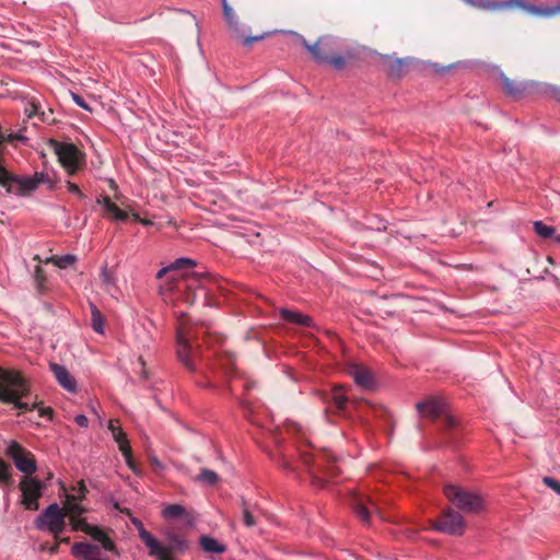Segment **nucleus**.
Masks as SVG:
<instances>
[{
	"mask_svg": "<svg viewBox=\"0 0 560 560\" xmlns=\"http://www.w3.org/2000/svg\"><path fill=\"white\" fill-rule=\"evenodd\" d=\"M467 5L490 12L508 11L513 9H521L527 13L538 18H553L560 15V2L556 5H535L529 4L524 0H463Z\"/></svg>",
	"mask_w": 560,
	"mask_h": 560,
	"instance_id": "1",
	"label": "nucleus"
},
{
	"mask_svg": "<svg viewBox=\"0 0 560 560\" xmlns=\"http://www.w3.org/2000/svg\"><path fill=\"white\" fill-rule=\"evenodd\" d=\"M301 44L311 54L315 62L331 66L336 70L343 69L348 60L353 56L351 51L336 54L332 37H316L313 42L302 37Z\"/></svg>",
	"mask_w": 560,
	"mask_h": 560,
	"instance_id": "2",
	"label": "nucleus"
},
{
	"mask_svg": "<svg viewBox=\"0 0 560 560\" xmlns=\"http://www.w3.org/2000/svg\"><path fill=\"white\" fill-rule=\"evenodd\" d=\"M28 393V385L19 372L0 370V401L13 404L21 411L32 410L36 404L21 401Z\"/></svg>",
	"mask_w": 560,
	"mask_h": 560,
	"instance_id": "3",
	"label": "nucleus"
},
{
	"mask_svg": "<svg viewBox=\"0 0 560 560\" xmlns=\"http://www.w3.org/2000/svg\"><path fill=\"white\" fill-rule=\"evenodd\" d=\"M444 493L454 505L466 513H476L485 508V500L479 493L453 485L446 486Z\"/></svg>",
	"mask_w": 560,
	"mask_h": 560,
	"instance_id": "4",
	"label": "nucleus"
},
{
	"mask_svg": "<svg viewBox=\"0 0 560 560\" xmlns=\"http://www.w3.org/2000/svg\"><path fill=\"white\" fill-rule=\"evenodd\" d=\"M69 520L73 530H81L85 533L86 535L91 536L95 541L100 542L104 550L109 551L117 557L120 556V552L117 549L116 544L103 529H101L97 526L90 525L81 516H69Z\"/></svg>",
	"mask_w": 560,
	"mask_h": 560,
	"instance_id": "5",
	"label": "nucleus"
},
{
	"mask_svg": "<svg viewBox=\"0 0 560 560\" xmlns=\"http://www.w3.org/2000/svg\"><path fill=\"white\" fill-rule=\"evenodd\" d=\"M65 516L63 510L57 503H52L38 515L36 526L58 536L65 529Z\"/></svg>",
	"mask_w": 560,
	"mask_h": 560,
	"instance_id": "6",
	"label": "nucleus"
},
{
	"mask_svg": "<svg viewBox=\"0 0 560 560\" xmlns=\"http://www.w3.org/2000/svg\"><path fill=\"white\" fill-rule=\"evenodd\" d=\"M130 522L137 528L139 537L149 549L151 557H154L156 560H174V558L170 556L168 548L164 547V545L153 537V535L144 528L143 523L139 518L131 517Z\"/></svg>",
	"mask_w": 560,
	"mask_h": 560,
	"instance_id": "7",
	"label": "nucleus"
},
{
	"mask_svg": "<svg viewBox=\"0 0 560 560\" xmlns=\"http://www.w3.org/2000/svg\"><path fill=\"white\" fill-rule=\"evenodd\" d=\"M5 454L13 460L18 470L23 474L32 475L37 466L34 456L15 441H11L7 447Z\"/></svg>",
	"mask_w": 560,
	"mask_h": 560,
	"instance_id": "8",
	"label": "nucleus"
},
{
	"mask_svg": "<svg viewBox=\"0 0 560 560\" xmlns=\"http://www.w3.org/2000/svg\"><path fill=\"white\" fill-rule=\"evenodd\" d=\"M44 485L35 478H24L20 482L22 492L21 503L27 510L36 511L38 509V499L42 497Z\"/></svg>",
	"mask_w": 560,
	"mask_h": 560,
	"instance_id": "9",
	"label": "nucleus"
},
{
	"mask_svg": "<svg viewBox=\"0 0 560 560\" xmlns=\"http://www.w3.org/2000/svg\"><path fill=\"white\" fill-rule=\"evenodd\" d=\"M55 152L59 162L69 175L75 174L79 167L80 152L72 143L54 142Z\"/></svg>",
	"mask_w": 560,
	"mask_h": 560,
	"instance_id": "10",
	"label": "nucleus"
},
{
	"mask_svg": "<svg viewBox=\"0 0 560 560\" xmlns=\"http://www.w3.org/2000/svg\"><path fill=\"white\" fill-rule=\"evenodd\" d=\"M433 528L448 535L460 536L465 532L466 524L459 513L447 510L440 520L434 523Z\"/></svg>",
	"mask_w": 560,
	"mask_h": 560,
	"instance_id": "11",
	"label": "nucleus"
},
{
	"mask_svg": "<svg viewBox=\"0 0 560 560\" xmlns=\"http://www.w3.org/2000/svg\"><path fill=\"white\" fill-rule=\"evenodd\" d=\"M108 430L110 431L113 439L117 442L119 451L122 453L128 466L133 469L131 464V448L129 442L121 427L117 420H109Z\"/></svg>",
	"mask_w": 560,
	"mask_h": 560,
	"instance_id": "12",
	"label": "nucleus"
},
{
	"mask_svg": "<svg viewBox=\"0 0 560 560\" xmlns=\"http://www.w3.org/2000/svg\"><path fill=\"white\" fill-rule=\"evenodd\" d=\"M176 353L178 360L191 372L195 371V364L191 359L192 348L189 345L188 337L183 330L177 331L176 338Z\"/></svg>",
	"mask_w": 560,
	"mask_h": 560,
	"instance_id": "13",
	"label": "nucleus"
},
{
	"mask_svg": "<svg viewBox=\"0 0 560 560\" xmlns=\"http://www.w3.org/2000/svg\"><path fill=\"white\" fill-rule=\"evenodd\" d=\"M415 62L412 58H386L384 62L386 74L395 80H399L408 72L409 67Z\"/></svg>",
	"mask_w": 560,
	"mask_h": 560,
	"instance_id": "14",
	"label": "nucleus"
},
{
	"mask_svg": "<svg viewBox=\"0 0 560 560\" xmlns=\"http://www.w3.org/2000/svg\"><path fill=\"white\" fill-rule=\"evenodd\" d=\"M71 553L78 560H107L101 556L100 547L90 542L73 544Z\"/></svg>",
	"mask_w": 560,
	"mask_h": 560,
	"instance_id": "15",
	"label": "nucleus"
},
{
	"mask_svg": "<svg viewBox=\"0 0 560 560\" xmlns=\"http://www.w3.org/2000/svg\"><path fill=\"white\" fill-rule=\"evenodd\" d=\"M96 203L103 208V217L112 221H126L128 213L118 208L108 196H100Z\"/></svg>",
	"mask_w": 560,
	"mask_h": 560,
	"instance_id": "16",
	"label": "nucleus"
},
{
	"mask_svg": "<svg viewBox=\"0 0 560 560\" xmlns=\"http://www.w3.org/2000/svg\"><path fill=\"white\" fill-rule=\"evenodd\" d=\"M49 368L54 373L58 384L69 393H75L77 382L66 366L58 363H50Z\"/></svg>",
	"mask_w": 560,
	"mask_h": 560,
	"instance_id": "17",
	"label": "nucleus"
},
{
	"mask_svg": "<svg viewBox=\"0 0 560 560\" xmlns=\"http://www.w3.org/2000/svg\"><path fill=\"white\" fill-rule=\"evenodd\" d=\"M421 417L435 419L444 411V404L436 398H430L417 404Z\"/></svg>",
	"mask_w": 560,
	"mask_h": 560,
	"instance_id": "18",
	"label": "nucleus"
},
{
	"mask_svg": "<svg viewBox=\"0 0 560 560\" xmlns=\"http://www.w3.org/2000/svg\"><path fill=\"white\" fill-rule=\"evenodd\" d=\"M366 502L373 508V511H375L378 514V510L375 506V503L372 502L370 499L365 498H354L351 505L357 514V516L365 524L370 523V516H371V510L366 505Z\"/></svg>",
	"mask_w": 560,
	"mask_h": 560,
	"instance_id": "19",
	"label": "nucleus"
},
{
	"mask_svg": "<svg viewBox=\"0 0 560 560\" xmlns=\"http://www.w3.org/2000/svg\"><path fill=\"white\" fill-rule=\"evenodd\" d=\"M199 545L201 549L208 553L221 555L226 551V546L223 542L208 535L200 536Z\"/></svg>",
	"mask_w": 560,
	"mask_h": 560,
	"instance_id": "20",
	"label": "nucleus"
},
{
	"mask_svg": "<svg viewBox=\"0 0 560 560\" xmlns=\"http://www.w3.org/2000/svg\"><path fill=\"white\" fill-rule=\"evenodd\" d=\"M498 75L501 80L504 92L510 96H518L524 91L526 83L517 84L510 80L500 69H498Z\"/></svg>",
	"mask_w": 560,
	"mask_h": 560,
	"instance_id": "21",
	"label": "nucleus"
},
{
	"mask_svg": "<svg viewBox=\"0 0 560 560\" xmlns=\"http://www.w3.org/2000/svg\"><path fill=\"white\" fill-rule=\"evenodd\" d=\"M280 313H281L282 318L290 323L305 326V327L312 326L313 319L305 314H302L299 312H293V311L285 310V308L281 310Z\"/></svg>",
	"mask_w": 560,
	"mask_h": 560,
	"instance_id": "22",
	"label": "nucleus"
},
{
	"mask_svg": "<svg viewBox=\"0 0 560 560\" xmlns=\"http://www.w3.org/2000/svg\"><path fill=\"white\" fill-rule=\"evenodd\" d=\"M351 375L355 383L363 388H371L373 386V377L369 370L360 366H354L351 370Z\"/></svg>",
	"mask_w": 560,
	"mask_h": 560,
	"instance_id": "23",
	"label": "nucleus"
},
{
	"mask_svg": "<svg viewBox=\"0 0 560 560\" xmlns=\"http://www.w3.org/2000/svg\"><path fill=\"white\" fill-rule=\"evenodd\" d=\"M24 112L27 118L38 117L40 121L48 120L45 113L42 110L40 103L37 102L35 98H32L30 102L26 103Z\"/></svg>",
	"mask_w": 560,
	"mask_h": 560,
	"instance_id": "24",
	"label": "nucleus"
},
{
	"mask_svg": "<svg viewBox=\"0 0 560 560\" xmlns=\"http://www.w3.org/2000/svg\"><path fill=\"white\" fill-rule=\"evenodd\" d=\"M166 539L168 541V546H165V547L168 548V552H170L171 557H172V550H185L188 547L187 540L178 534L167 533Z\"/></svg>",
	"mask_w": 560,
	"mask_h": 560,
	"instance_id": "25",
	"label": "nucleus"
},
{
	"mask_svg": "<svg viewBox=\"0 0 560 560\" xmlns=\"http://www.w3.org/2000/svg\"><path fill=\"white\" fill-rule=\"evenodd\" d=\"M469 65H470L469 61H457V62H453L448 66H440L439 63L427 62V66L438 74H445L446 72H448L453 69L468 68Z\"/></svg>",
	"mask_w": 560,
	"mask_h": 560,
	"instance_id": "26",
	"label": "nucleus"
},
{
	"mask_svg": "<svg viewBox=\"0 0 560 560\" xmlns=\"http://www.w3.org/2000/svg\"><path fill=\"white\" fill-rule=\"evenodd\" d=\"M78 501L77 499L66 498L63 510L69 516H81L86 512V509Z\"/></svg>",
	"mask_w": 560,
	"mask_h": 560,
	"instance_id": "27",
	"label": "nucleus"
},
{
	"mask_svg": "<svg viewBox=\"0 0 560 560\" xmlns=\"http://www.w3.org/2000/svg\"><path fill=\"white\" fill-rule=\"evenodd\" d=\"M91 324L95 332H104V317L101 311L94 304L91 305Z\"/></svg>",
	"mask_w": 560,
	"mask_h": 560,
	"instance_id": "28",
	"label": "nucleus"
},
{
	"mask_svg": "<svg viewBox=\"0 0 560 560\" xmlns=\"http://www.w3.org/2000/svg\"><path fill=\"white\" fill-rule=\"evenodd\" d=\"M77 261V257L71 254H67L63 256H51L47 259V262H52L59 268H67L72 266Z\"/></svg>",
	"mask_w": 560,
	"mask_h": 560,
	"instance_id": "29",
	"label": "nucleus"
},
{
	"mask_svg": "<svg viewBox=\"0 0 560 560\" xmlns=\"http://www.w3.org/2000/svg\"><path fill=\"white\" fill-rule=\"evenodd\" d=\"M185 512H186V510L183 505L170 504L163 509L162 515L165 518L173 520V518L182 517L185 514Z\"/></svg>",
	"mask_w": 560,
	"mask_h": 560,
	"instance_id": "30",
	"label": "nucleus"
},
{
	"mask_svg": "<svg viewBox=\"0 0 560 560\" xmlns=\"http://www.w3.org/2000/svg\"><path fill=\"white\" fill-rule=\"evenodd\" d=\"M88 489L84 480L78 481V483L71 487V492L66 494V498L83 500L85 499Z\"/></svg>",
	"mask_w": 560,
	"mask_h": 560,
	"instance_id": "31",
	"label": "nucleus"
},
{
	"mask_svg": "<svg viewBox=\"0 0 560 560\" xmlns=\"http://www.w3.org/2000/svg\"><path fill=\"white\" fill-rule=\"evenodd\" d=\"M174 273L176 275L177 271L183 269H192L196 267L197 262L194 259L187 258V257H180L174 260L172 264H170Z\"/></svg>",
	"mask_w": 560,
	"mask_h": 560,
	"instance_id": "32",
	"label": "nucleus"
},
{
	"mask_svg": "<svg viewBox=\"0 0 560 560\" xmlns=\"http://www.w3.org/2000/svg\"><path fill=\"white\" fill-rule=\"evenodd\" d=\"M331 399L338 411H342L346 408L348 399L341 387L334 389Z\"/></svg>",
	"mask_w": 560,
	"mask_h": 560,
	"instance_id": "33",
	"label": "nucleus"
},
{
	"mask_svg": "<svg viewBox=\"0 0 560 560\" xmlns=\"http://www.w3.org/2000/svg\"><path fill=\"white\" fill-rule=\"evenodd\" d=\"M101 281L107 292H112L116 287L114 276L108 271L107 267H103L101 270Z\"/></svg>",
	"mask_w": 560,
	"mask_h": 560,
	"instance_id": "34",
	"label": "nucleus"
},
{
	"mask_svg": "<svg viewBox=\"0 0 560 560\" xmlns=\"http://www.w3.org/2000/svg\"><path fill=\"white\" fill-rule=\"evenodd\" d=\"M196 480L206 485H214L218 481V475L208 468H202Z\"/></svg>",
	"mask_w": 560,
	"mask_h": 560,
	"instance_id": "35",
	"label": "nucleus"
},
{
	"mask_svg": "<svg viewBox=\"0 0 560 560\" xmlns=\"http://www.w3.org/2000/svg\"><path fill=\"white\" fill-rule=\"evenodd\" d=\"M534 231L542 238L552 237L555 234V229L544 224L541 221L534 222Z\"/></svg>",
	"mask_w": 560,
	"mask_h": 560,
	"instance_id": "36",
	"label": "nucleus"
},
{
	"mask_svg": "<svg viewBox=\"0 0 560 560\" xmlns=\"http://www.w3.org/2000/svg\"><path fill=\"white\" fill-rule=\"evenodd\" d=\"M221 3H222L224 19L226 20V22L231 26H234L235 24H237V16H236L235 12L233 11V9L229 5L228 1L221 0Z\"/></svg>",
	"mask_w": 560,
	"mask_h": 560,
	"instance_id": "37",
	"label": "nucleus"
},
{
	"mask_svg": "<svg viewBox=\"0 0 560 560\" xmlns=\"http://www.w3.org/2000/svg\"><path fill=\"white\" fill-rule=\"evenodd\" d=\"M180 23L188 26V32H198V24L196 18L192 14L188 12L183 13L180 15Z\"/></svg>",
	"mask_w": 560,
	"mask_h": 560,
	"instance_id": "38",
	"label": "nucleus"
},
{
	"mask_svg": "<svg viewBox=\"0 0 560 560\" xmlns=\"http://www.w3.org/2000/svg\"><path fill=\"white\" fill-rule=\"evenodd\" d=\"M11 479L10 465L0 458V483H9Z\"/></svg>",
	"mask_w": 560,
	"mask_h": 560,
	"instance_id": "39",
	"label": "nucleus"
},
{
	"mask_svg": "<svg viewBox=\"0 0 560 560\" xmlns=\"http://www.w3.org/2000/svg\"><path fill=\"white\" fill-rule=\"evenodd\" d=\"M243 522L247 527H253L256 524L255 518L246 506L245 502H243Z\"/></svg>",
	"mask_w": 560,
	"mask_h": 560,
	"instance_id": "40",
	"label": "nucleus"
},
{
	"mask_svg": "<svg viewBox=\"0 0 560 560\" xmlns=\"http://www.w3.org/2000/svg\"><path fill=\"white\" fill-rule=\"evenodd\" d=\"M542 482L549 487L552 491H555L557 494L560 495V481L551 478V477H544Z\"/></svg>",
	"mask_w": 560,
	"mask_h": 560,
	"instance_id": "41",
	"label": "nucleus"
},
{
	"mask_svg": "<svg viewBox=\"0 0 560 560\" xmlns=\"http://www.w3.org/2000/svg\"><path fill=\"white\" fill-rule=\"evenodd\" d=\"M167 273H171V279L174 281L176 280L179 276L175 275L171 265L166 266V267H163L162 269H160L156 273V278L158 279H162L164 276H166Z\"/></svg>",
	"mask_w": 560,
	"mask_h": 560,
	"instance_id": "42",
	"label": "nucleus"
},
{
	"mask_svg": "<svg viewBox=\"0 0 560 560\" xmlns=\"http://www.w3.org/2000/svg\"><path fill=\"white\" fill-rule=\"evenodd\" d=\"M73 102L81 108L91 112V107L86 104V102L78 94L72 93Z\"/></svg>",
	"mask_w": 560,
	"mask_h": 560,
	"instance_id": "43",
	"label": "nucleus"
},
{
	"mask_svg": "<svg viewBox=\"0 0 560 560\" xmlns=\"http://www.w3.org/2000/svg\"><path fill=\"white\" fill-rule=\"evenodd\" d=\"M264 37H242V46L245 48H250L254 42L262 39Z\"/></svg>",
	"mask_w": 560,
	"mask_h": 560,
	"instance_id": "44",
	"label": "nucleus"
},
{
	"mask_svg": "<svg viewBox=\"0 0 560 560\" xmlns=\"http://www.w3.org/2000/svg\"><path fill=\"white\" fill-rule=\"evenodd\" d=\"M67 187L70 192L78 195L80 198H84L85 196L81 192L80 188L77 184L72 182H67Z\"/></svg>",
	"mask_w": 560,
	"mask_h": 560,
	"instance_id": "45",
	"label": "nucleus"
},
{
	"mask_svg": "<svg viewBox=\"0 0 560 560\" xmlns=\"http://www.w3.org/2000/svg\"><path fill=\"white\" fill-rule=\"evenodd\" d=\"M74 421L81 428H86L89 425V419L84 415H78L74 418Z\"/></svg>",
	"mask_w": 560,
	"mask_h": 560,
	"instance_id": "46",
	"label": "nucleus"
},
{
	"mask_svg": "<svg viewBox=\"0 0 560 560\" xmlns=\"http://www.w3.org/2000/svg\"><path fill=\"white\" fill-rule=\"evenodd\" d=\"M150 463L156 470H162L164 468L163 464L159 460L156 456H150Z\"/></svg>",
	"mask_w": 560,
	"mask_h": 560,
	"instance_id": "47",
	"label": "nucleus"
},
{
	"mask_svg": "<svg viewBox=\"0 0 560 560\" xmlns=\"http://www.w3.org/2000/svg\"><path fill=\"white\" fill-rule=\"evenodd\" d=\"M138 362L141 365V377L143 380H145L147 378V371H145V368H144V361H143L142 357L138 358Z\"/></svg>",
	"mask_w": 560,
	"mask_h": 560,
	"instance_id": "48",
	"label": "nucleus"
},
{
	"mask_svg": "<svg viewBox=\"0 0 560 560\" xmlns=\"http://www.w3.org/2000/svg\"><path fill=\"white\" fill-rule=\"evenodd\" d=\"M51 413H52V410L51 408L47 407V408H40L39 409V416L40 417H45V416H48L49 418L51 417Z\"/></svg>",
	"mask_w": 560,
	"mask_h": 560,
	"instance_id": "49",
	"label": "nucleus"
},
{
	"mask_svg": "<svg viewBox=\"0 0 560 560\" xmlns=\"http://www.w3.org/2000/svg\"><path fill=\"white\" fill-rule=\"evenodd\" d=\"M140 223H142L143 225H147V226L153 224V222L151 220H148V219L140 220Z\"/></svg>",
	"mask_w": 560,
	"mask_h": 560,
	"instance_id": "50",
	"label": "nucleus"
},
{
	"mask_svg": "<svg viewBox=\"0 0 560 560\" xmlns=\"http://www.w3.org/2000/svg\"><path fill=\"white\" fill-rule=\"evenodd\" d=\"M446 420H447V424L450 427H452L454 424V419L452 417H447Z\"/></svg>",
	"mask_w": 560,
	"mask_h": 560,
	"instance_id": "51",
	"label": "nucleus"
},
{
	"mask_svg": "<svg viewBox=\"0 0 560 560\" xmlns=\"http://www.w3.org/2000/svg\"><path fill=\"white\" fill-rule=\"evenodd\" d=\"M132 218H133L136 221H139V222H140V220H142L138 213H132Z\"/></svg>",
	"mask_w": 560,
	"mask_h": 560,
	"instance_id": "52",
	"label": "nucleus"
},
{
	"mask_svg": "<svg viewBox=\"0 0 560 560\" xmlns=\"http://www.w3.org/2000/svg\"><path fill=\"white\" fill-rule=\"evenodd\" d=\"M287 35L293 36V35H298V34L295 32L289 31V32H287Z\"/></svg>",
	"mask_w": 560,
	"mask_h": 560,
	"instance_id": "53",
	"label": "nucleus"
},
{
	"mask_svg": "<svg viewBox=\"0 0 560 560\" xmlns=\"http://www.w3.org/2000/svg\"><path fill=\"white\" fill-rule=\"evenodd\" d=\"M555 241H556L557 243H560V234H558V235H556V236H555Z\"/></svg>",
	"mask_w": 560,
	"mask_h": 560,
	"instance_id": "54",
	"label": "nucleus"
},
{
	"mask_svg": "<svg viewBox=\"0 0 560 560\" xmlns=\"http://www.w3.org/2000/svg\"><path fill=\"white\" fill-rule=\"evenodd\" d=\"M69 541V538H65V539H61V542H68Z\"/></svg>",
	"mask_w": 560,
	"mask_h": 560,
	"instance_id": "55",
	"label": "nucleus"
}]
</instances>
